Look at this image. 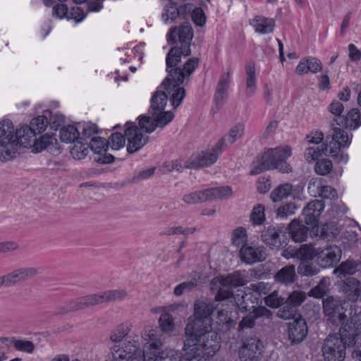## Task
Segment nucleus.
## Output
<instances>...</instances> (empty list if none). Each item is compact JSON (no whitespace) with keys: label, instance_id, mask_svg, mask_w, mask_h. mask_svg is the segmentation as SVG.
I'll return each mask as SVG.
<instances>
[{"label":"nucleus","instance_id":"1","mask_svg":"<svg viewBox=\"0 0 361 361\" xmlns=\"http://www.w3.org/2000/svg\"><path fill=\"white\" fill-rule=\"evenodd\" d=\"M182 56L183 54L178 52L177 49L171 48L166 59L168 75L161 83L164 89L171 94V104L175 109L180 106L185 97V90L180 85L185 79L188 80L199 65V59L194 57L189 59L181 68L178 65Z\"/></svg>","mask_w":361,"mask_h":361},{"label":"nucleus","instance_id":"2","mask_svg":"<svg viewBox=\"0 0 361 361\" xmlns=\"http://www.w3.org/2000/svg\"><path fill=\"white\" fill-rule=\"evenodd\" d=\"M333 131L331 135L326 137L322 149L310 147L305 149L304 157L308 163L318 159L322 154L331 157L338 163H347L348 155L341 152V148H348L351 143V137L342 128L333 127Z\"/></svg>","mask_w":361,"mask_h":361},{"label":"nucleus","instance_id":"3","mask_svg":"<svg viewBox=\"0 0 361 361\" xmlns=\"http://www.w3.org/2000/svg\"><path fill=\"white\" fill-rule=\"evenodd\" d=\"M145 339L149 342L145 345L143 350L135 340L123 343L121 346L114 345L112 348L113 361H152L151 348L156 349L162 346V342L156 337L154 330H149L145 334Z\"/></svg>","mask_w":361,"mask_h":361},{"label":"nucleus","instance_id":"4","mask_svg":"<svg viewBox=\"0 0 361 361\" xmlns=\"http://www.w3.org/2000/svg\"><path fill=\"white\" fill-rule=\"evenodd\" d=\"M128 293L124 289L108 290L97 293L89 294L75 300H69L59 305L56 314H70L77 310H84L105 302L121 301L126 299Z\"/></svg>","mask_w":361,"mask_h":361},{"label":"nucleus","instance_id":"5","mask_svg":"<svg viewBox=\"0 0 361 361\" xmlns=\"http://www.w3.org/2000/svg\"><path fill=\"white\" fill-rule=\"evenodd\" d=\"M234 325L231 317H189L185 331L187 338L184 343V350H187L190 343L197 341V338L204 332L212 329L226 332Z\"/></svg>","mask_w":361,"mask_h":361},{"label":"nucleus","instance_id":"6","mask_svg":"<svg viewBox=\"0 0 361 361\" xmlns=\"http://www.w3.org/2000/svg\"><path fill=\"white\" fill-rule=\"evenodd\" d=\"M291 148L288 146L269 149L265 152L250 171V174L257 175L266 170L278 169L283 173L292 172V167L286 160L291 156Z\"/></svg>","mask_w":361,"mask_h":361},{"label":"nucleus","instance_id":"7","mask_svg":"<svg viewBox=\"0 0 361 361\" xmlns=\"http://www.w3.org/2000/svg\"><path fill=\"white\" fill-rule=\"evenodd\" d=\"M341 325L339 336L347 341L348 347L356 346L352 353L353 357H361V317H338Z\"/></svg>","mask_w":361,"mask_h":361},{"label":"nucleus","instance_id":"8","mask_svg":"<svg viewBox=\"0 0 361 361\" xmlns=\"http://www.w3.org/2000/svg\"><path fill=\"white\" fill-rule=\"evenodd\" d=\"M0 158L6 161L13 159L17 154V142L15 140V128L10 120L0 122Z\"/></svg>","mask_w":361,"mask_h":361},{"label":"nucleus","instance_id":"9","mask_svg":"<svg viewBox=\"0 0 361 361\" xmlns=\"http://www.w3.org/2000/svg\"><path fill=\"white\" fill-rule=\"evenodd\" d=\"M216 331L212 329L204 332L197 338V341L190 343L187 350H191L192 353H198L199 355L203 354L207 357L213 356L220 348V338Z\"/></svg>","mask_w":361,"mask_h":361},{"label":"nucleus","instance_id":"10","mask_svg":"<svg viewBox=\"0 0 361 361\" xmlns=\"http://www.w3.org/2000/svg\"><path fill=\"white\" fill-rule=\"evenodd\" d=\"M169 44L178 42L180 46H175L173 48L178 49V52L188 56L191 54L190 43L193 38V30L192 27L188 24H183L179 27L172 28L167 35Z\"/></svg>","mask_w":361,"mask_h":361},{"label":"nucleus","instance_id":"11","mask_svg":"<svg viewBox=\"0 0 361 361\" xmlns=\"http://www.w3.org/2000/svg\"><path fill=\"white\" fill-rule=\"evenodd\" d=\"M347 341L337 335H331L324 341L322 353L326 361H343Z\"/></svg>","mask_w":361,"mask_h":361},{"label":"nucleus","instance_id":"12","mask_svg":"<svg viewBox=\"0 0 361 361\" xmlns=\"http://www.w3.org/2000/svg\"><path fill=\"white\" fill-rule=\"evenodd\" d=\"M39 274L38 269L34 267H22L0 276V288L12 287L32 279Z\"/></svg>","mask_w":361,"mask_h":361},{"label":"nucleus","instance_id":"13","mask_svg":"<svg viewBox=\"0 0 361 361\" xmlns=\"http://www.w3.org/2000/svg\"><path fill=\"white\" fill-rule=\"evenodd\" d=\"M226 138L220 139L211 150L202 152L195 160L190 161V164L185 167L196 169L198 167H206L215 163L219 156L226 147Z\"/></svg>","mask_w":361,"mask_h":361},{"label":"nucleus","instance_id":"14","mask_svg":"<svg viewBox=\"0 0 361 361\" xmlns=\"http://www.w3.org/2000/svg\"><path fill=\"white\" fill-rule=\"evenodd\" d=\"M262 342L258 337H247L243 340L238 352L239 358L241 361H258L262 357Z\"/></svg>","mask_w":361,"mask_h":361},{"label":"nucleus","instance_id":"15","mask_svg":"<svg viewBox=\"0 0 361 361\" xmlns=\"http://www.w3.org/2000/svg\"><path fill=\"white\" fill-rule=\"evenodd\" d=\"M125 137L128 140L127 152L133 154L140 150L147 142V137H145L141 129L135 123H126Z\"/></svg>","mask_w":361,"mask_h":361},{"label":"nucleus","instance_id":"16","mask_svg":"<svg viewBox=\"0 0 361 361\" xmlns=\"http://www.w3.org/2000/svg\"><path fill=\"white\" fill-rule=\"evenodd\" d=\"M341 250L336 245H327L324 247H317L316 262L322 268L334 267L341 259Z\"/></svg>","mask_w":361,"mask_h":361},{"label":"nucleus","instance_id":"17","mask_svg":"<svg viewBox=\"0 0 361 361\" xmlns=\"http://www.w3.org/2000/svg\"><path fill=\"white\" fill-rule=\"evenodd\" d=\"M173 113H165L162 116H139V128L146 133H150L158 127L163 128L173 118Z\"/></svg>","mask_w":361,"mask_h":361},{"label":"nucleus","instance_id":"18","mask_svg":"<svg viewBox=\"0 0 361 361\" xmlns=\"http://www.w3.org/2000/svg\"><path fill=\"white\" fill-rule=\"evenodd\" d=\"M291 318L293 320L288 323V338L291 343L298 344L302 341L307 334V322L303 317Z\"/></svg>","mask_w":361,"mask_h":361},{"label":"nucleus","instance_id":"19","mask_svg":"<svg viewBox=\"0 0 361 361\" xmlns=\"http://www.w3.org/2000/svg\"><path fill=\"white\" fill-rule=\"evenodd\" d=\"M214 310H218L217 316H228L231 312L223 309L219 310L215 302L207 298L197 299L194 302V316H212Z\"/></svg>","mask_w":361,"mask_h":361},{"label":"nucleus","instance_id":"20","mask_svg":"<svg viewBox=\"0 0 361 361\" xmlns=\"http://www.w3.org/2000/svg\"><path fill=\"white\" fill-rule=\"evenodd\" d=\"M169 96L171 102V94H169L165 89L164 91H156L151 98L149 114L152 116H162L165 113H172L171 111H164Z\"/></svg>","mask_w":361,"mask_h":361},{"label":"nucleus","instance_id":"21","mask_svg":"<svg viewBox=\"0 0 361 361\" xmlns=\"http://www.w3.org/2000/svg\"><path fill=\"white\" fill-rule=\"evenodd\" d=\"M324 209L322 200H315L309 202L302 211L305 223L310 226L316 225Z\"/></svg>","mask_w":361,"mask_h":361},{"label":"nucleus","instance_id":"22","mask_svg":"<svg viewBox=\"0 0 361 361\" xmlns=\"http://www.w3.org/2000/svg\"><path fill=\"white\" fill-rule=\"evenodd\" d=\"M240 257L246 264H252L263 261L265 253L262 247L245 245L240 250Z\"/></svg>","mask_w":361,"mask_h":361},{"label":"nucleus","instance_id":"23","mask_svg":"<svg viewBox=\"0 0 361 361\" xmlns=\"http://www.w3.org/2000/svg\"><path fill=\"white\" fill-rule=\"evenodd\" d=\"M47 149L52 154L60 153L58 142L55 136L49 134H44L35 140L32 146V152L38 153L42 150Z\"/></svg>","mask_w":361,"mask_h":361},{"label":"nucleus","instance_id":"24","mask_svg":"<svg viewBox=\"0 0 361 361\" xmlns=\"http://www.w3.org/2000/svg\"><path fill=\"white\" fill-rule=\"evenodd\" d=\"M342 126L350 130H355L361 126V116L358 109H350L345 116L334 118L331 126Z\"/></svg>","mask_w":361,"mask_h":361},{"label":"nucleus","instance_id":"25","mask_svg":"<svg viewBox=\"0 0 361 361\" xmlns=\"http://www.w3.org/2000/svg\"><path fill=\"white\" fill-rule=\"evenodd\" d=\"M283 228L281 226H269L262 231L261 240L271 248H279L282 246L280 234Z\"/></svg>","mask_w":361,"mask_h":361},{"label":"nucleus","instance_id":"26","mask_svg":"<svg viewBox=\"0 0 361 361\" xmlns=\"http://www.w3.org/2000/svg\"><path fill=\"white\" fill-rule=\"evenodd\" d=\"M151 313L153 314H160V316H171L172 314H188V305L185 302H180L156 307L151 309Z\"/></svg>","mask_w":361,"mask_h":361},{"label":"nucleus","instance_id":"27","mask_svg":"<svg viewBox=\"0 0 361 361\" xmlns=\"http://www.w3.org/2000/svg\"><path fill=\"white\" fill-rule=\"evenodd\" d=\"M161 346L156 349L151 348L150 355L153 357L152 361H181L183 357V353L179 350L173 349H166L158 352Z\"/></svg>","mask_w":361,"mask_h":361},{"label":"nucleus","instance_id":"28","mask_svg":"<svg viewBox=\"0 0 361 361\" xmlns=\"http://www.w3.org/2000/svg\"><path fill=\"white\" fill-rule=\"evenodd\" d=\"M35 135H36L30 126H21L15 130V140L17 142V152L21 146L27 147L30 145V142Z\"/></svg>","mask_w":361,"mask_h":361},{"label":"nucleus","instance_id":"29","mask_svg":"<svg viewBox=\"0 0 361 361\" xmlns=\"http://www.w3.org/2000/svg\"><path fill=\"white\" fill-rule=\"evenodd\" d=\"M322 302L325 316H345L341 301L338 298L327 297Z\"/></svg>","mask_w":361,"mask_h":361},{"label":"nucleus","instance_id":"30","mask_svg":"<svg viewBox=\"0 0 361 361\" xmlns=\"http://www.w3.org/2000/svg\"><path fill=\"white\" fill-rule=\"evenodd\" d=\"M169 4L165 5L164 12L162 13V18L166 23L173 22L180 16L182 9L188 8L190 10L192 8V5L189 4L178 7L179 4H174L169 0Z\"/></svg>","mask_w":361,"mask_h":361},{"label":"nucleus","instance_id":"31","mask_svg":"<svg viewBox=\"0 0 361 361\" xmlns=\"http://www.w3.org/2000/svg\"><path fill=\"white\" fill-rule=\"evenodd\" d=\"M270 286L269 283L259 281L254 283H250L245 288V295L242 296L243 302L250 299L251 295H254L255 298L262 295H267L270 290Z\"/></svg>","mask_w":361,"mask_h":361},{"label":"nucleus","instance_id":"32","mask_svg":"<svg viewBox=\"0 0 361 361\" xmlns=\"http://www.w3.org/2000/svg\"><path fill=\"white\" fill-rule=\"evenodd\" d=\"M308 190L312 195H318L323 199L336 200L338 198L337 191L329 185H316L315 183H310Z\"/></svg>","mask_w":361,"mask_h":361},{"label":"nucleus","instance_id":"33","mask_svg":"<svg viewBox=\"0 0 361 361\" xmlns=\"http://www.w3.org/2000/svg\"><path fill=\"white\" fill-rule=\"evenodd\" d=\"M229 82L230 73L227 72L221 76L216 86L214 100L217 105L222 104L223 102L226 99Z\"/></svg>","mask_w":361,"mask_h":361},{"label":"nucleus","instance_id":"34","mask_svg":"<svg viewBox=\"0 0 361 361\" xmlns=\"http://www.w3.org/2000/svg\"><path fill=\"white\" fill-rule=\"evenodd\" d=\"M257 32L260 34H269L273 32L275 27V21L272 18L262 16H256L252 23Z\"/></svg>","mask_w":361,"mask_h":361},{"label":"nucleus","instance_id":"35","mask_svg":"<svg viewBox=\"0 0 361 361\" xmlns=\"http://www.w3.org/2000/svg\"><path fill=\"white\" fill-rule=\"evenodd\" d=\"M79 123L76 126L68 125L60 130V138L64 142H74L82 140L80 133Z\"/></svg>","mask_w":361,"mask_h":361},{"label":"nucleus","instance_id":"36","mask_svg":"<svg viewBox=\"0 0 361 361\" xmlns=\"http://www.w3.org/2000/svg\"><path fill=\"white\" fill-rule=\"evenodd\" d=\"M289 233L293 241L302 242L307 238L308 228L295 219L289 225Z\"/></svg>","mask_w":361,"mask_h":361},{"label":"nucleus","instance_id":"37","mask_svg":"<svg viewBox=\"0 0 361 361\" xmlns=\"http://www.w3.org/2000/svg\"><path fill=\"white\" fill-rule=\"evenodd\" d=\"M317 247L312 244H303L298 249L293 250L292 257H296L302 262H308L314 258L316 259Z\"/></svg>","mask_w":361,"mask_h":361},{"label":"nucleus","instance_id":"38","mask_svg":"<svg viewBox=\"0 0 361 361\" xmlns=\"http://www.w3.org/2000/svg\"><path fill=\"white\" fill-rule=\"evenodd\" d=\"M360 282L355 278L349 277L344 281L343 290L348 297L353 300H356L360 295Z\"/></svg>","mask_w":361,"mask_h":361},{"label":"nucleus","instance_id":"39","mask_svg":"<svg viewBox=\"0 0 361 361\" xmlns=\"http://www.w3.org/2000/svg\"><path fill=\"white\" fill-rule=\"evenodd\" d=\"M246 88L245 94L247 97L252 96L256 90L255 68L253 62H250L245 66Z\"/></svg>","mask_w":361,"mask_h":361},{"label":"nucleus","instance_id":"40","mask_svg":"<svg viewBox=\"0 0 361 361\" xmlns=\"http://www.w3.org/2000/svg\"><path fill=\"white\" fill-rule=\"evenodd\" d=\"M275 280L283 284L293 283L296 277L295 267L288 265L283 267L275 275Z\"/></svg>","mask_w":361,"mask_h":361},{"label":"nucleus","instance_id":"41","mask_svg":"<svg viewBox=\"0 0 361 361\" xmlns=\"http://www.w3.org/2000/svg\"><path fill=\"white\" fill-rule=\"evenodd\" d=\"M330 284V279L329 277H323L318 284L308 292V296L314 298H322L328 293Z\"/></svg>","mask_w":361,"mask_h":361},{"label":"nucleus","instance_id":"42","mask_svg":"<svg viewBox=\"0 0 361 361\" xmlns=\"http://www.w3.org/2000/svg\"><path fill=\"white\" fill-rule=\"evenodd\" d=\"M220 284L225 288L238 287L244 285V279L238 272L221 276L219 279Z\"/></svg>","mask_w":361,"mask_h":361},{"label":"nucleus","instance_id":"43","mask_svg":"<svg viewBox=\"0 0 361 361\" xmlns=\"http://www.w3.org/2000/svg\"><path fill=\"white\" fill-rule=\"evenodd\" d=\"M250 221L254 226H261L265 222V207L262 204H257L252 208Z\"/></svg>","mask_w":361,"mask_h":361},{"label":"nucleus","instance_id":"44","mask_svg":"<svg viewBox=\"0 0 361 361\" xmlns=\"http://www.w3.org/2000/svg\"><path fill=\"white\" fill-rule=\"evenodd\" d=\"M361 267V261L347 260L345 262H342L339 267L337 269V271L341 275L345 276L346 275H352L355 274L359 268Z\"/></svg>","mask_w":361,"mask_h":361},{"label":"nucleus","instance_id":"45","mask_svg":"<svg viewBox=\"0 0 361 361\" xmlns=\"http://www.w3.org/2000/svg\"><path fill=\"white\" fill-rule=\"evenodd\" d=\"M292 185L284 183L275 188L271 193V197L274 202H279L288 197L292 192Z\"/></svg>","mask_w":361,"mask_h":361},{"label":"nucleus","instance_id":"46","mask_svg":"<svg viewBox=\"0 0 361 361\" xmlns=\"http://www.w3.org/2000/svg\"><path fill=\"white\" fill-rule=\"evenodd\" d=\"M82 140H78L71 149V154L75 159H82L88 154L89 145L87 142H83Z\"/></svg>","mask_w":361,"mask_h":361},{"label":"nucleus","instance_id":"47","mask_svg":"<svg viewBox=\"0 0 361 361\" xmlns=\"http://www.w3.org/2000/svg\"><path fill=\"white\" fill-rule=\"evenodd\" d=\"M286 298L280 295L277 290L273 291L264 298L265 305L274 309L286 304Z\"/></svg>","mask_w":361,"mask_h":361},{"label":"nucleus","instance_id":"48","mask_svg":"<svg viewBox=\"0 0 361 361\" xmlns=\"http://www.w3.org/2000/svg\"><path fill=\"white\" fill-rule=\"evenodd\" d=\"M79 127L82 130L80 135L82 140H91L93 137H96L95 135L99 133L97 125L90 122L79 123Z\"/></svg>","mask_w":361,"mask_h":361},{"label":"nucleus","instance_id":"49","mask_svg":"<svg viewBox=\"0 0 361 361\" xmlns=\"http://www.w3.org/2000/svg\"><path fill=\"white\" fill-rule=\"evenodd\" d=\"M307 298V294L303 291L295 290L289 294L288 297L286 298V303L288 305L290 308L299 307Z\"/></svg>","mask_w":361,"mask_h":361},{"label":"nucleus","instance_id":"50","mask_svg":"<svg viewBox=\"0 0 361 361\" xmlns=\"http://www.w3.org/2000/svg\"><path fill=\"white\" fill-rule=\"evenodd\" d=\"M30 126L32 128L35 135L40 134L44 131L48 126V121L44 111L42 115L32 118Z\"/></svg>","mask_w":361,"mask_h":361},{"label":"nucleus","instance_id":"51","mask_svg":"<svg viewBox=\"0 0 361 361\" xmlns=\"http://www.w3.org/2000/svg\"><path fill=\"white\" fill-rule=\"evenodd\" d=\"M44 114L47 118L48 124L53 130H58V128L64 123L63 116L58 112L53 113L51 111H45Z\"/></svg>","mask_w":361,"mask_h":361},{"label":"nucleus","instance_id":"52","mask_svg":"<svg viewBox=\"0 0 361 361\" xmlns=\"http://www.w3.org/2000/svg\"><path fill=\"white\" fill-rule=\"evenodd\" d=\"M333 164L329 159H322L318 160L314 166L315 172L320 176H325L332 170Z\"/></svg>","mask_w":361,"mask_h":361},{"label":"nucleus","instance_id":"53","mask_svg":"<svg viewBox=\"0 0 361 361\" xmlns=\"http://www.w3.org/2000/svg\"><path fill=\"white\" fill-rule=\"evenodd\" d=\"M107 143L112 149L118 150L125 146L126 137L120 133H114L109 137Z\"/></svg>","mask_w":361,"mask_h":361},{"label":"nucleus","instance_id":"54","mask_svg":"<svg viewBox=\"0 0 361 361\" xmlns=\"http://www.w3.org/2000/svg\"><path fill=\"white\" fill-rule=\"evenodd\" d=\"M89 147L96 154H101L103 151H106L108 147L107 140L101 137H93L90 143Z\"/></svg>","mask_w":361,"mask_h":361},{"label":"nucleus","instance_id":"55","mask_svg":"<svg viewBox=\"0 0 361 361\" xmlns=\"http://www.w3.org/2000/svg\"><path fill=\"white\" fill-rule=\"evenodd\" d=\"M247 242L246 230L244 228L239 227L234 230L232 235V243L236 247L245 245Z\"/></svg>","mask_w":361,"mask_h":361},{"label":"nucleus","instance_id":"56","mask_svg":"<svg viewBox=\"0 0 361 361\" xmlns=\"http://www.w3.org/2000/svg\"><path fill=\"white\" fill-rule=\"evenodd\" d=\"M186 164H190V161H185L184 163L182 164V160L176 159L171 161L164 162L162 165V168L168 172L173 171L181 172L183 169H189L188 167H185Z\"/></svg>","mask_w":361,"mask_h":361},{"label":"nucleus","instance_id":"57","mask_svg":"<svg viewBox=\"0 0 361 361\" xmlns=\"http://www.w3.org/2000/svg\"><path fill=\"white\" fill-rule=\"evenodd\" d=\"M199 283L197 280L182 282L175 287L173 293L176 296H180L185 291L192 290Z\"/></svg>","mask_w":361,"mask_h":361},{"label":"nucleus","instance_id":"58","mask_svg":"<svg viewBox=\"0 0 361 361\" xmlns=\"http://www.w3.org/2000/svg\"><path fill=\"white\" fill-rule=\"evenodd\" d=\"M244 132V126L242 123H238L231 128L226 135L228 142L230 144H233L239 138H240Z\"/></svg>","mask_w":361,"mask_h":361},{"label":"nucleus","instance_id":"59","mask_svg":"<svg viewBox=\"0 0 361 361\" xmlns=\"http://www.w3.org/2000/svg\"><path fill=\"white\" fill-rule=\"evenodd\" d=\"M20 250V245L15 240H5L0 242V255H5L17 252Z\"/></svg>","mask_w":361,"mask_h":361},{"label":"nucleus","instance_id":"60","mask_svg":"<svg viewBox=\"0 0 361 361\" xmlns=\"http://www.w3.org/2000/svg\"><path fill=\"white\" fill-rule=\"evenodd\" d=\"M339 234V231L334 226L326 225L322 231L320 238L327 242L332 240Z\"/></svg>","mask_w":361,"mask_h":361},{"label":"nucleus","instance_id":"61","mask_svg":"<svg viewBox=\"0 0 361 361\" xmlns=\"http://www.w3.org/2000/svg\"><path fill=\"white\" fill-rule=\"evenodd\" d=\"M302 262L298 267V272L302 276H312L318 274L319 269L312 264H308Z\"/></svg>","mask_w":361,"mask_h":361},{"label":"nucleus","instance_id":"62","mask_svg":"<svg viewBox=\"0 0 361 361\" xmlns=\"http://www.w3.org/2000/svg\"><path fill=\"white\" fill-rule=\"evenodd\" d=\"M13 343L18 350L31 353L35 349L34 343L30 341L13 339Z\"/></svg>","mask_w":361,"mask_h":361},{"label":"nucleus","instance_id":"63","mask_svg":"<svg viewBox=\"0 0 361 361\" xmlns=\"http://www.w3.org/2000/svg\"><path fill=\"white\" fill-rule=\"evenodd\" d=\"M297 207L295 203L289 202L279 207L277 209V216L281 218L286 217L295 213Z\"/></svg>","mask_w":361,"mask_h":361},{"label":"nucleus","instance_id":"64","mask_svg":"<svg viewBox=\"0 0 361 361\" xmlns=\"http://www.w3.org/2000/svg\"><path fill=\"white\" fill-rule=\"evenodd\" d=\"M192 20L197 26H203L206 23V16L201 8H195L192 12Z\"/></svg>","mask_w":361,"mask_h":361}]
</instances>
